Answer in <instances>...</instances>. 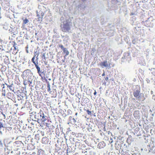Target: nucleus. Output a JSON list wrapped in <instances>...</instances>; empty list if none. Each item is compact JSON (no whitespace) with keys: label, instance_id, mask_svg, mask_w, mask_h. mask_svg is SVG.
<instances>
[{"label":"nucleus","instance_id":"obj_30","mask_svg":"<svg viewBox=\"0 0 155 155\" xmlns=\"http://www.w3.org/2000/svg\"><path fill=\"white\" fill-rule=\"evenodd\" d=\"M105 79L106 81H107L108 79V77H107L105 78Z\"/></svg>","mask_w":155,"mask_h":155},{"label":"nucleus","instance_id":"obj_10","mask_svg":"<svg viewBox=\"0 0 155 155\" xmlns=\"http://www.w3.org/2000/svg\"><path fill=\"white\" fill-rule=\"evenodd\" d=\"M39 54V52H38L37 51L34 52V57H36V61H37L38 59V56Z\"/></svg>","mask_w":155,"mask_h":155},{"label":"nucleus","instance_id":"obj_5","mask_svg":"<svg viewBox=\"0 0 155 155\" xmlns=\"http://www.w3.org/2000/svg\"><path fill=\"white\" fill-rule=\"evenodd\" d=\"M44 15V13L42 12H41V13L40 15L37 13V17L38 21H42Z\"/></svg>","mask_w":155,"mask_h":155},{"label":"nucleus","instance_id":"obj_24","mask_svg":"<svg viewBox=\"0 0 155 155\" xmlns=\"http://www.w3.org/2000/svg\"><path fill=\"white\" fill-rule=\"evenodd\" d=\"M47 87H48V91L49 92L51 90L50 89V85L49 84H47Z\"/></svg>","mask_w":155,"mask_h":155},{"label":"nucleus","instance_id":"obj_13","mask_svg":"<svg viewBox=\"0 0 155 155\" xmlns=\"http://www.w3.org/2000/svg\"><path fill=\"white\" fill-rule=\"evenodd\" d=\"M139 114V111L138 110H135L134 112L133 115L134 117H137Z\"/></svg>","mask_w":155,"mask_h":155},{"label":"nucleus","instance_id":"obj_39","mask_svg":"<svg viewBox=\"0 0 155 155\" xmlns=\"http://www.w3.org/2000/svg\"><path fill=\"white\" fill-rule=\"evenodd\" d=\"M1 8L0 7V10H1Z\"/></svg>","mask_w":155,"mask_h":155},{"label":"nucleus","instance_id":"obj_27","mask_svg":"<svg viewBox=\"0 0 155 155\" xmlns=\"http://www.w3.org/2000/svg\"><path fill=\"white\" fill-rule=\"evenodd\" d=\"M16 45V44L14 42V44H13V47L15 49H16V47L15 46V45Z\"/></svg>","mask_w":155,"mask_h":155},{"label":"nucleus","instance_id":"obj_20","mask_svg":"<svg viewBox=\"0 0 155 155\" xmlns=\"http://www.w3.org/2000/svg\"><path fill=\"white\" fill-rule=\"evenodd\" d=\"M5 127L7 128H5L6 130H7L8 131H11L12 130V127H8L5 124Z\"/></svg>","mask_w":155,"mask_h":155},{"label":"nucleus","instance_id":"obj_38","mask_svg":"<svg viewBox=\"0 0 155 155\" xmlns=\"http://www.w3.org/2000/svg\"><path fill=\"white\" fill-rule=\"evenodd\" d=\"M77 113H76L75 115H77Z\"/></svg>","mask_w":155,"mask_h":155},{"label":"nucleus","instance_id":"obj_28","mask_svg":"<svg viewBox=\"0 0 155 155\" xmlns=\"http://www.w3.org/2000/svg\"><path fill=\"white\" fill-rule=\"evenodd\" d=\"M2 146V143L1 142V141H0V147H1Z\"/></svg>","mask_w":155,"mask_h":155},{"label":"nucleus","instance_id":"obj_29","mask_svg":"<svg viewBox=\"0 0 155 155\" xmlns=\"http://www.w3.org/2000/svg\"><path fill=\"white\" fill-rule=\"evenodd\" d=\"M101 143H100L98 144V146L99 147H100V145H101ZM102 147H101V148H102ZM100 148H101V147H100Z\"/></svg>","mask_w":155,"mask_h":155},{"label":"nucleus","instance_id":"obj_11","mask_svg":"<svg viewBox=\"0 0 155 155\" xmlns=\"http://www.w3.org/2000/svg\"><path fill=\"white\" fill-rule=\"evenodd\" d=\"M63 53L65 54V56H64V57H65L67 55H69V51L67 50L66 48H64V50H63Z\"/></svg>","mask_w":155,"mask_h":155},{"label":"nucleus","instance_id":"obj_33","mask_svg":"<svg viewBox=\"0 0 155 155\" xmlns=\"http://www.w3.org/2000/svg\"><path fill=\"white\" fill-rule=\"evenodd\" d=\"M134 15V13H132L130 14V15Z\"/></svg>","mask_w":155,"mask_h":155},{"label":"nucleus","instance_id":"obj_15","mask_svg":"<svg viewBox=\"0 0 155 155\" xmlns=\"http://www.w3.org/2000/svg\"><path fill=\"white\" fill-rule=\"evenodd\" d=\"M22 20H23V25H24L25 24H27L29 22V21L27 18H26L25 19H23L22 18Z\"/></svg>","mask_w":155,"mask_h":155},{"label":"nucleus","instance_id":"obj_12","mask_svg":"<svg viewBox=\"0 0 155 155\" xmlns=\"http://www.w3.org/2000/svg\"><path fill=\"white\" fill-rule=\"evenodd\" d=\"M32 83V81L29 80H27L24 81V84L25 85H27L28 84H29V85H30Z\"/></svg>","mask_w":155,"mask_h":155},{"label":"nucleus","instance_id":"obj_7","mask_svg":"<svg viewBox=\"0 0 155 155\" xmlns=\"http://www.w3.org/2000/svg\"><path fill=\"white\" fill-rule=\"evenodd\" d=\"M40 126L42 128V129L46 128V127H48V124L47 123L45 122H41Z\"/></svg>","mask_w":155,"mask_h":155},{"label":"nucleus","instance_id":"obj_6","mask_svg":"<svg viewBox=\"0 0 155 155\" xmlns=\"http://www.w3.org/2000/svg\"><path fill=\"white\" fill-rule=\"evenodd\" d=\"M44 132L43 130H38L37 131V134L35 136H44Z\"/></svg>","mask_w":155,"mask_h":155},{"label":"nucleus","instance_id":"obj_36","mask_svg":"<svg viewBox=\"0 0 155 155\" xmlns=\"http://www.w3.org/2000/svg\"><path fill=\"white\" fill-rule=\"evenodd\" d=\"M5 88L4 87H3L2 89L3 90V89Z\"/></svg>","mask_w":155,"mask_h":155},{"label":"nucleus","instance_id":"obj_18","mask_svg":"<svg viewBox=\"0 0 155 155\" xmlns=\"http://www.w3.org/2000/svg\"><path fill=\"white\" fill-rule=\"evenodd\" d=\"M38 155H44V151L42 150H39Z\"/></svg>","mask_w":155,"mask_h":155},{"label":"nucleus","instance_id":"obj_31","mask_svg":"<svg viewBox=\"0 0 155 155\" xmlns=\"http://www.w3.org/2000/svg\"><path fill=\"white\" fill-rule=\"evenodd\" d=\"M105 75V73L104 72L103 74H102V76H103Z\"/></svg>","mask_w":155,"mask_h":155},{"label":"nucleus","instance_id":"obj_21","mask_svg":"<svg viewBox=\"0 0 155 155\" xmlns=\"http://www.w3.org/2000/svg\"><path fill=\"white\" fill-rule=\"evenodd\" d=\"M15 133H19L20 134V133H21V131L20 129H17L15 131Z\"/></svg>","mask_w":155,"mask_h":155},{"label":"nucleus","instance_id":"obj_1","mask_svg":"<svg viewBox=\"0 0 155 155\" xmlns=\"http://www.w3.org/2000/svg\"><path fill=\"white\" fill-rule=\"evenodd\" d=\"M35 57H33L31 59V61L35 65L36 68L37 69L38 73L41 78V79L42 80H46V79L45 77V73L44 72V71L41 72L40 71V68L38 65V60L36 61H37L36 62L35 61Z\"/></svg>","mask_w":155,"mask_h":155},{"label":"nucleus","instance_id":"obj_17","mask_svg":"<svg viewBox=\"0 0 155 155\" xmlns=\"http://www.w3.org/2000/svg\"><path fill=\"white\" fill-rule=\"evenodd\" d=\"M2 128H6L7 127H5V124H3L2 123L0 122V130Z\"/></svg>","mask_w":155,"mask_h":155},{"label":"nucleus","instance_id":"obj_4","mask_svg":"<svg viewBox=\"0 0 155 155\" xmlns=\"http://www.w3.org/2000/svg\"><path fill=\"white\" fill-rule=\"evenodd\" d=\"M140 92V90H137L135 91L133 93L134 97L138 99L139 100L140 99V97L139 96Z\"/></svg>","mask_w":155,"mask_h":155},{"label":"nucleus","instance_id":"obj_19","mask_svg":"<svg viewBox=\"0 0 155 155\" xmlns=\"http://www.w3.org/2000/svg\"><path fill=\"white\" fill-rule=\"evenodd\" d=\"M109 137H110V136H104V139L106 141H108V139H109Z\"/></svg>","mask_w":155,"mask_h":155},{"label":"nucleus","instance_id":"obj_23","mask_svg":"<svg viewBox=\"0 0 155 155\" xmlns=\"http://www.w3.org/2000/svg\"><path fill=\"white\" fill-rule=\"evenodd\" d=\"M84 110L87 111V113L88 115H91V111H89L88 110H86V109H85L84 108Z\"/></svg>","mask_w":155,"mask_h":155},{"label":"nucleus","instance_id":"obj_37","mask_svg":"<svg viewBox=\"0 0 155 155\" xmlns=\"http://www.w3.org/2000/svg\"><path fill=\"white\" fill-rule=\"evenodd\" d=\"M9 121H13V120H10Z\"/></svg>","mask_w":155,"mask_h":155},{"label":"nucleus","instance_id":"obj_14","mask_svg":"<svg viewBox=\"0 0 155 155\" xmlns=\"http://www.w3.org/2000/svg\"><path fill=\"white\" fill-rule=\"evenodd\" d=\"M69 119L70 121H71L70 122V123H72L71 120H73V122L74 124H75L76 122V121L75 119L74 118H72L71 117H69Z\"/></svg>","mask_w":155,"mask_h":155},{"label":"nucleus","instance_id":"obj_26","mask_svg":"<svg viewBox=\"0 0 155 155\" xmlns=\"http://www.w3.org/2000/svg\"><path fill=\"white\" fill-rule=\"evenodd\" d=\"M59 47L63 50H64V48H65L64 47V46L62 45H60Z\"/></svg>","mask_w":155,"mask_h":155},{"label":"nucleus","instance_id":"obj_2","mask_svg":"<svg viewBox=\"0 0 155 155\" xmlns=\"http://www.w3.org/2000/svg\"><path fill=\"white\" fill-rule=\"evenodd\" d=\"M38 114L39 117L38 120H39L41 122H45L48 119L47 117L45 115L44 111L41 110H40L39 113H38Z\"/></svg>","mask_w":155,"mask_h":155},{"label":"nucleus","instance_id":"obj_3","mask_svg":"<svg viewBox=\"0 0 155 155\" xmlns=\"http://www.w3.org/2000/svg\"><path fill=\"white\" fill-rule=\"evenodd\" d=\"M70 29V27L68 23L67 22L63 25L62 28V31L63 32H66L68 31Z\"/></svg>","mask_w":155,"mask_h":155},{"label":"nucleus","instance_id":"obj_8","mask_svg":"<svg viewBox=\"0 0 155 155\" xmlns=\"http://www.w3.org/2000/svg\"><path fill=\"white\" fill-rule=\"evenodd\" d=\"M48 139L46 137H45L42 138V142L43 143H48Z\"/></svg>","mask_w":155,"mask_h":155},{"label":"nucleus","instance_id":"obj_16","mask_svg":"<svg viewBox=\"0 0 155 155\" xmlns=\"http://www.w3.org/2000/svg\"><path fill=\"white\" fill-rule=\"evenodd\" d=\"M5 84L7 85V87L10 89L11 91H14V89H12V85H8L7 84Z\"/></svg>","mask_w":155,"mask_h":155},{"label":"nucleus","instance_id":"obj_34","mask_svg":"<svg viewBox=\"0 0 155 155\" xmlns=\"http://www.w3.org/2000/svg\"><path fill=\"white\" fill-rule=\"evenodd\" d=\"M9 94H12V93H9L8 94V96H9Z\"/></svg>","mask_w":155,"mask_h":155},{"label":"nucleus","instance_id":"obj_32","mask_svg":"<svg viewBox=\"0 0 155 155\" xmlns=\"http://www.w3.org/2000/svg\"><path fill=\"white\" fill-rule=\"evenodd\" d=\"M96 94H97V92L96 91H95L94 92V95H96Z\"/></svg>","mask_w":155,"mask_h":155},{"label":"nucleus","instance_id":"obj_22","mask_svg":"<svg viewBox=\"0 0 155 155\" xmlns=\"http://www.w3.org/2000/svg\"><path fill=\"white\" fill-rule=\"evenodd\" d=\"M109 137V139H108V141L110 143H112L113 142V139L111 138V137Z\"/></svg>","mask_w":155,"mask_h":155},{"label":"nucleus","instance_id":"obj_9","mask_svg":"<svg viewBox=\"0 0 155 155\" xmlns=\"http://www.w3.org/2000/svg\"><path fill=\"white\" fill-rule=\"evenodd\" d=\"M100 65L102 68L108 66V64L107 61H104L103 62H101L100 63Z\"/></svg>","mask_w":155,"mask_h":155},{"label":"nucleus","instance_id":"obj_25","mask_svg":"<svg viewBox=\"0 0 155 155\" xmlns=\"http://www.w3.org/2000/svg\"><path fill=\"white\" fill-rule=\"evenodd\" d=\"M2 95L4 96H5L6 95L5 90L2 89Z\"/></svg>","mask_w":155,"mask_h":155},{"label":"nucleus","instance_id":"obj_35","mask_svg":"<svg viewBox=\"0 0 155 155\" xmlns=\"http://www.w3.org/2000/svg\"><path fill=\"white\" fill-rule=\"evenodd\" d=\"M72 133H73V135H75V133H74V132H72Z\"/></svg>","mask_w":155,"mask_h":155}]
</instances>
